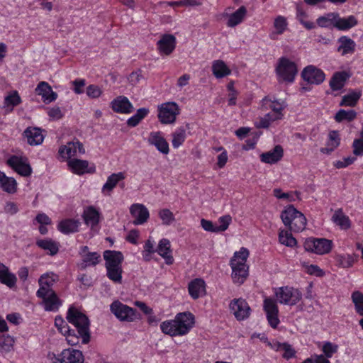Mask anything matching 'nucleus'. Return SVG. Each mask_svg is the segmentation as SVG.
<instances>
[{
	"label": "nucleus",
	"instance_id": "ddd939ff",
	"mask_svg": "<svg viewBox=\"0 0 363 363\" xmlns=\"http://www.w3.org/2000/svg\"><path fill=\"white\" fill-rule=\"evenodd\" d=\"M23 135L27 139L28 143L32 146L40 145L45 138L43 130L37 127H28Z\"/></svg>",
	"mask_w": 363,
	"mask_h": 363
},
{
	"label": "nucleus",
	"instance_id": "c03bdc74",
	"mask_svg": "<svg viewBox=\"0 0 363 363\" xmlns=\"http://www.w3.org/2000/svg\"><path fill=\"white\" fill-rule=\"evenodd\" d=\"M148 113L149 109L147 108H140L138 109L136 113L128 119L127 125L130 127L137 126Z\"/></svg>",
	"mask_w": 363,
	"mask_h": 363
},
{
	"label": "nucleus",
	"instance_id": "4d7b16f0",
	"mask_svg": "<svg viewBox=\"0 0 363 363\" xmlns=\"http://www.w3.org/2000/svg\"><path fill=\"white\" fill-rule=\"evenodd\" d=\"M21 103V99L16 91H13L12 93L5 97L4 104L7 106H16Z\"/></svg>",
	"mask_w": 363,
	"mask_h": 363
},
{
	"label": "nucleus",
	"instance_id": "1a4fd4ad",
	"mask_svg": "<svg viewBox=\"0 0 363 363\" xmlns=\"http://www.w3.org/2000/svg\"><path fill=\"white\" fill-rule=\"evenodd\" d=\"M263 308L269 325L272 328H277L280 321L278 318L279 309L275 300L272 298H265Z\"/></svg>",
	"mask_w": 363,
	"mask_h": 363
},
{
	"label": "nucleus",
	"instance_id": "f8f14e48",
	"mask_svg": "<svg viewBox=\"0 0 363 363\" xmlns=\"http://www.w3.org/2000/svg\"><path fill=\"white\" fill-rule=\"evenodd\" d=\"M161 54L169 55L176 48V38L172 34H164L157 43Z\"/></svg>",
	"mask_w": 363,
	"mask_h": 363
},
{
	"label": "nucleus",
	"instance_id": "3c124183",
	"mask_svg": "<svg viewBox=\"0 0 363 363\" xmlns=\"http://www.w3.org/2000/svg\"><path fill=\"white\" fill-rule=\"evenodd\" d=\"M107 277L115 283L121 284L122 281V267H106Z\"/></svg>",
	"mask_w": 363,
	"mask_h": 363
},
{
	"label": "nucleus",
	"instance_id": "f257e3e1",
	"mask_svg": "<svg viewBox=\"0 0 363 363\" xmlns=\"http://www.w3.org/2000/svg\"><path fill=\"white\" fill-rule=\"evenodd\" d=\"M67 320L74 325L77 329L79 335L75 334L73 330L66 337L67 342L69 345L74 346L79 343V337H82V342L87 344L90 341V322L88 317L74 307H70L67 313Z\"/></svg>",
	"mask_w": 363,
	"mask_h": 363
},
{
	"label": "nucleus",
	"instance_id": "864d4df0",
	"mask_svg": "<svg viewBox=\"0 0 363 363\" xmlns=\"http://www.w3.org/2000/svg\"><path fill=\"white\" fill-rule=\"evenodd\" d=\"M335 260L338 266L344 268H348L352 266L354 263L353 257L350 255H337L335 257Z\"/></svg>",
	"mask_w": 363,
	"mask_h": 363
},
{
	"label": "nucleus",
	"instance_id": "412c9836",
	"mask_svg": "<svg viewBox=\"0 0 363 363\" xmlns=\"http://www.w3.org/2000/svg\"><path fill=\"white\" fill-rule=\"evenodd\" d=\"M77 152L84 153L82 144L79 141L69 142L66 145L61 146L59 149V154L64 158H71L76 155Z\"/></svg>",
	"mask_w": 363,
	"mask_h": 363
},
{
	"label": "nucleus",
	"instance_id": "09e8293b",
	"mask_svg": "<svg viewBox=\"0 0 363 363\" xmlns=\"http://www.w3.org/2000/svg\"><path fill=\"white\" fill-rule=\"evenodd\" d=\"M351 298L354 304L356 312L363 316V294L359 291H354Z\"/></svg>",
	"mask_w": 363,
	"mask_h": 363
},
{
	"label": "nucleus",
	"instance_id": "473e14b6",
	"mask_svg": "<svg viewBox=\"0 0 363 363\" xmlns=\"http://www.w3.org/2000/svg\"><path fill=\"white\" fill-rule=\"evenodd\" d=\"M66 363H84L82 352L78 350L65 349L61 352Z\"/></svg>",
	"mask_w": 363,
	"mask_h": 363
},
{
	"label": "nucleus",
	"instance_id": "b1692460",
	"mask_svg": "<svg viewBox=\"0 0 363 363\" xmlns=\"http://www.w3.org/2000/svg\"><path fill=\"white\" fill-rule=\"evenodd\" d=\"M7 163L21 176L27 177L32 172L30 166L28 164L23 162L16 156H13L9 158Z\"/></svg>",
	"mask_w": 363,
	"mask_h": 363
},
{
	"label": "nucleus",
	"instance_id": "423d86ee",
	"mask_svg": "<svg viewBox=\"0 0 363 363\" xmlns=\"http://www.w3.org/2000/svg\"><path fill=\"white\" fill-rule=\"evenodd\" d=\"M158 118L163 124L173 123L179 114V108L175 102H167L159 107Z\"/></svg>",
	"mask_w": 363,
	"mask_h": 363
},
{
	"label": "nucleus",
	"instance_id": "7ed1b4c3",
	"mask_svg": "<svg viewBox=\"0 0 363 363\" xmlns=\"http://www.w3.org/2000/svg\"><path fill=\"white\" fill-rule=\"evenodd\" d=\"M276 72L283 81L291 83L298 73L296 65L289 59L282 57L279 60Z\"/></svg>",
	"mask_w": 363,
	"mask_h": 363
},
{
	"label": "nucleus",
	"instance_id": "bf43d9fd",
	"mask_svg": "<svg viewBox=\"0 0 363 363\" xmlns=\"http://www.w3.org/2000/svg\"><path fill=\"white\" fill-rule=\"evenodd\" d=\"M338 346L330 342H326L324 343L322 350L325 354V357L330 358L333 354L337 352Z\"/></svg>",
	"mask_w": 363,
	"mask_h": 363
},
{
	"label": "nucleus",
	"instance_id": "69168bd1",
	"mask_svg": "<svg viewBox=\"0 0 363 363\" xmlns=\"http://www.w3.org/2000/svg\"><path fill=\"white\" fill-rule=\"evenodd\" d=\"M273 195L279 199H286L289 201H294L295 199L294 197L293 193H284L281 189L279 188L274 189L273 190Z\"/></svg>",
	"mask_w": 363,
	"mask_h": 363
},
{
	"label": "nucleus",
	"instance_id": "f03ea898",
	"mask_svg": "<svg viewBox=\"0 0 363 363\" xmlns=\"http://www.w3.org/2000/svg\"><path fill=\"white\" fill-rule=\"evenodd\" d=\"M248 256V250L241 247L238 252L234 253L233 257L230 259L231 279L234 284L239 286L242 284L249 276V266L246 264Z\"/></svg>",
	"mask_w": 363,
	"mask_h": 363
},
{
	"label": "nucleus",
	"instance_id": "20e7f679",
	"mask_svg": "<svg viewBox=\"0 0 363 363\" xmlns=\"http://www.w3.org/2000/svg\"><path fill=\"white\" fill-rule=\"evenodd\" d=\"M303 247L306 251L322 255L331 251L333 242L326 238H309L305 240Z\"/></svg>",
	"mask_w": 363,
	"mask_h": 363
},
{
	"label": "nucleus",
	"instance_id": "0eeeda50",
	"mask_svg": "<svg viewBox=\"0 0 363 363\" xmlns=\"http://www.w3.org/2000/svg\"><path fill=\"white\" fill-rule=\"evenodd\" d=\"M111 311L122 321L131 322L135 319V309L122 303L118 301H113L110 306Z\"/></svg>",
	"mask_w": 363,
	"mask_h": 363
},
{
	"label": "nucleus",
	"instance_id": "4468645a",
	"mask_svg": "<svg viewBox=\"0 0 363 363\" xmlns=\"http://www.w3.org/2000/svg\"><path fill=\"white\" fill-rule=\"evenodd\" d=\"M130 214L135 219L133 221L135 225H142L145 223L149 218V211L147 208L143 204L135 203L130 206Z\"/></svg>",
	"mask_w": 363,
	"mask_h": 363
},
{
	"label": "nucleus",
	"instance_id": "f704fd0d",
	"mask_svg": "<svg viewBox=\"0 0 363 363\" xmlns=\"http://www.w3.org/2000/svg\"><path fill=\"white\" fill-rule=\"evenodd\" d=\"M79 221L74 219H65L58 225V230L64 234L73 233L78 231Z\"/></svg>",
	"mask_w": 363,
	"mask_h": 363
},
{
	"label": "nucleus",
	"instance_id": "9d476101",
	"mask_svg": "<svg viewBox=\"0 0 363 363\" xmlns=\"http://www.w3.org/2000/svg\"><path fill=\"white\" fill-rule=\"evenodd\" d=\"M301 77L308 84L318 85L324 82L325 75L321 69L313 65H308L303 69Z\"/></svg>",
	"mask_w": 363,
	"mask_h": 363
},
{
	"label": "nucleus",
	"instance_id": "cd10ccee",
	"mask_svg": "<svg viewBox=\"0 0 363 363\" xmlns=\"http://www.w3.org/2000/svg\"><path fill=\"white\" fill-rule=\"evenodd\" d=\"M188 289L191 298L197 299L206 294L205 281L201 279H195L189 284Z\"/></svg>",
	"mask_w": 363,
	"mask_h": 363
},
{
	"label": "nucleus",
	"instance_id": "8fccbe9b",
	"mask_svg": "<svg viewBox=\"0 0 363 363\" xmlns=\"http://www.w3.org/2000/svg\"><path fill=\"white\" fill-rule=\"evenodd\" d=\"M279 240L281 244L287 247H292L296 246L297 244L296 240L292 236V234L288 231H280L279 234Z\"/></svg>",
	"mask_w": 363,
	"mask_h": 363
},
{
	"label": "nucleus",
	"instance_id": "7c9ffc66",
	"mask_svg": "<svg viewBox=\"0 0 363 363\" xmlns=\"http://www.w3.org/2000/svg\"><path fill=\"white\" fill-rule=\"evenodd\" d=\"M84 223L93 229L99 223V212L93 206L87 207L83 213Z\"/></svg>",
	"mask_w": 363,
	"mask_h": 363
},
{
	"label": "nucleus",
	"instance_id": "a211bd4d",
	"mask_svg": "<svg viewBox=\"0 0 363 363\" xmlns=\"http://www.w3.org/2000/svg\"><path fill=\"white\" fill-rule=\"evenodd\" d=\"M81 259L77 263V267L80 270H85L88 267L96 266L101 261V257L97 252L83 255Z\"/></svg>",
	"mask_w": 363,
	"mask_h": 363
},
{
	"label": "nucleus",
	"instance_id": "dca6fc26",
	"mask_svg": "<svg viewBox=\"0 0 363 363\" xmlns=\"http://www.w3.org/2000/svg\"><path fill=\"white\" fill-rule=\"evenodd\" d=\"M284 156V149L280 145H276L272 150L260 155V160L266 164H275Z\"/></svg>",
	"mask_w": 363,
	"mask_h": 363
},
{
	"label": "nucleus",
	"instance_id": "4c0bfd02",
	"mask_svg": "<svg viewBox=\"0 0 363 363\" xmlns=\"http://www.w3.org/2000/svg\"><path fill=\"white\" fill-rule=\"evenodd\" d=\"M361 95V91L352 90L349 94L342 96L340 106L354 107L357 105Z\"/></svg>",
	"mask_w": 363,
	"mask_h": 363
},
{
	"label": "nucleus",
	"instance_id": "a878e982",
	"mask_svg": "<svg viewBox=\"0 0 363 363\" xmlns=\"http://www.w3.org/2000/svg\"><path fill=\"white\" fill-rule=\"evenodd\" d=\"M219 220L221 223L220 225H217L213 224L211 220L202 218L201 220V225L204 230L208 232H223L227 229V215L221 216Z\"/></svg>",
	"mask_w": 363,
	"mask_h": 363
},
{
	"label": "nucleus",
	"instance_id": "680f3d73",
	"mask_svg": "<svg viewBox=\"0 0 363 363\" xmlns=\"http://www.w3.org/2000/svg\"><path fill=\"white\" fill-rule=\"evenodd\" d=\"M340 138L337 130H332L328 135V141L327 142L328 146H333L336 148L340 145Z\"/></svg>",
	"mask_w": 363,
	"mask_h": 363
},
{
	"label": "nucleus",
	"instance_id": "0e129e2a",
	"mask_svg": "<svg viewBox=\"0 0 363 363\" xmlns=\"http://www.w3.org/2000/svg\"><path fill=\"white\" fill-rule=\"evenodd\" d=\"M282 350L284 351L282 357L284 359L289 360L296 356V351L288 342L283 343Z\"/></svg>",
	"mask_w": 363,
	"mask_h": 363
},
{
	"label": "nucleus",
	"instance_id": "603ef678",
	"mask_svg": "<svg viewBox=\"0 0 363 363\" xmlns=\"http://www.w3.org/2000/svg\"><path fill=\"white\" fill-rule=\"evenodd\" d=\"M262 101L264 103L265 101H270L272 104L269 106V107L272 110V113H274L279 117L282 118L283 113L282 111L284 109L285 106L283 103H279L277 100H271L268 98V96L264 97L262 99Z\"/></svg>",
	"mask_w": 363,
	"mask_h": 363
},
{
	"label": "nucleus",
	"instance_id": "aec40b11",
	"mask_svg": "<svg viewBox=\"0 0 363 363\" xmlns=\"http://www.w3.org/2000/svg\"><path fill=\"white\" fill-rule=\"evenodd\" d=\"M55 277V275L54 274L51 275L45 274L40 277L38 280L40 288L37 291V296H45L48 292L53 291L52 286L56 281Z\"/></svg>",
	"mask_w": 363,
	"mask_h": 363
},
{
	"label": "nucleus",
	"instance_id": "de8ad7c7",
	"mask_svg": "<svg viewBox=\"0 0 363 363\" xmlns=\"http://www.w3.org/2000/svg\"><path fill=\"white\" fill-rule=\"evenodd\" d=\"M186 130L184 128L180 127L172 133V146L178 148L185 140Z\"/></svg>",
	"mask_w": 363,
	"mask_h": 363
},
{
	"label": "nucleus",
	"instance_id": "9b49d317",
	"mask_svg": "<svg viewBox=\"0 0 363 363\" xmlns=\"http://www.w3.org/2000/svg\"><path fill=\"white\" fill-rule=\"evenodd\" d=\"M174 320L179 335L188 333L194 325V316L190 312L178 313Z\"/></svg>",
	"mask_w": 363,
	"mask_h": 363
},
{
	"label": "nucleus",
	"instance_id": "6e6552de",
	"mask_svg": "<svg viewBox=\"0 0 363 363\" xmlns=\"http://www.w3.org/2000/svg\"><path fill=\"white\" fill-rule=\"evenodd\" d=\"M229 308L235 315V318L238 321L248 318L250 315V307L247 301L243 298H240L233 299L230 302Z\"/></svg>",
	"mask_w": 363,
	"mask_h": 363
},
{
	"label": "nucleus",
	"instance_id": "052dcab7",
	"mask_svg": "<svg viewBox=\"0 0 363 363\" xmlns=\"http://www.w3.org/2000/svg\"><path fill=\"white\" fill-rule=\"evenodd\" d=\"M286 29L287 24H274L269 33L270 38L272 40L277 39V36L282 34Z\"/></svg>",
	"mask_w": 363,
	"mask_h": 363
},
{
	"label": "nucleus",
	"instance_id": "72a5a7b5",
	"mask_svg": "<svg viewBox=\"0 0 363 363\" xmlns=\"http://www.w3.org/2000/svg\"><path fill=\"white\" fill-rule=\"evenodd\" d=\"M0 188L9 194H13L17 189L16 181L0 171Z\"/></svg>",
	"mask_w": 363,
	"mask_h": 363
},
{
	"label": "nucleus",
	"instance_id": "774afa93",
	"mask_svg": "<svg viewBox=\"0 0 363 363\" xmlns=\"http://www.w3.org/2000/svg\"><path fill=\"white\" fill-rule=\"evenodd\" d=\"M353 154L356 156L363 155V141L362 140H354L352 143Z\"/></svg>",
	"mask_w": 363,
	"mask_h": 363
},
{
	"label": "nucleus",
	"instance_id": "e2e57ef3",
	"mask_svg": "<svg viewBox=\"0 0 363 363\" xmlns=\"http://www.w3.org/2000/svg\"><path fill=\"white\" fill-rule=\"evenodd\" d=\"M159 216L164 225H169L174 220L173 213L169 209L161 210Z\"/></svg>",
	"mask_w": 363,
	"mask_h": 363
},
{
	"label": "nucleus",
	"instance_id": "ea45409f",
	"mask_svg": "<svg viewBox=\"0 0 363 363\" xmlns=\"http://www.w3.org/2000/svg\"><path fill=\"white\" fill-rule=\"evenodd\" d=\"M306 225V218L305 216L298 211L297 215L294 217V221H292L291 225H289L287 228L291 231L298 233L304 230Z\"/></svg>",
	"mask_w": 363,
	"mask_h": 363
},
{
	"label": "nucleus",
	"instance_id": "c85d7f7f",
	"mask_svg": "<svg viewBox=\"0 0 363 363\" xmlns=\"http://www.w3.org/2000/svg\"><path fill=\"white\" fill-rule=\"evenodd\" d=\"M170 247L169 240L163 238L160 241L156 250V252L164 259L165 263L168 265H170L174 262V258L171 255L172 251Z\"/></svg>",
	"mask_w": 363,
	"mask_h": 363
},
{
	"label": "nucleus",
	"instance_id": "13d9d810",
	"mask_svg": "<svg viewBox=\"0 0 363 363\" xmlns=\"http://www.w3.org/2000/svg\"><path fill=\"white\" fill-rule=\"evenodd\" d=\"M13 340L10 336H2L0 337V351L9 352L11 350L13 345Z\"/></svg>",
	"mask_w": 363,
	"mask_h": 363
},
{
	"label": "nucleus",
	"instance_id": "49530a36",
	"mask_svg": "<svg viewBox=\"0 0 363 363\" xmlns=\"http://www.w3.org/2000/svg\"><path fill=\"white\" fill-rule=\"evenodd\" d=\"M160 328L162 331L167 335L171 336L179 335V333H177L179 332L174 319L162 322L160 325Z\"/></svg>",
	"mask_w": 363,
	"mask_h": 363
},
{
	"label": "nucleus",
	"instance_id": "2f4dec72",
	"mask_svg": "<svg viewBox=\"0 0 363 363\" xmlns=\"http://www.w3.org/2000/svg\"><path fill=\"white\" fill-rule=\"evenodd\" d=\"M16 281L15 274L11 273L9 268L0 262V283L12 288L16 285Z\"/></svg>",
	"mask_w": 363,
	"mask_h": 363
},
{
	"label": "nucleus",
	"instance_id": "a19ab883",
	"mask_svg": "<svg viewBox=\"0 0 363 363\" xmlns=\"http://www.w3.org/2000/svg\"><path fill=\"white\" fill-rule=\"evenodd\" d=\"M298 210L293 206H287L281 213V219L286 227L291 225L294 221V217L298 213Z\"/></svg>",
	"mask_w": 363,
	"mask_h": 363
},
{
	"label": "nucleus",
	"instance_id": "f3484780",
	"mask_svg": "<svg viewBox=\"0 0 363 363\" xmlns=\"http://www.w3.org/2000/svg\"><path fill=\"white\" fill-rule=\"evenodd\" d=\"M35 92L42 96L45 104L54 101L57 97V93L53 91L52 87L45 82H40L38 84Z\"/></svg>",
	"mask_w": 363,
	"mask_h": 363
},
{
	"label": "nucleus",
	"instance_id": "4be33fe9",
	"mask_svg": "<svg viewBox=\"0 0 363 363\" xmlns=\"http://www.w3.org/2000/svg\"><path fill=\"white\" fill-rule=\"evenodd\" d=\"M350 77V74L346 71L335 72L329 82L330 89L334 91L341 90Z\"/></svg>",
	"mask_w": 363,
	"mask_h": 363
},
{
	"label": "nucleus",
	"instance_id": "58836bf2",
	"mask_svg": "<svg viewBox=\"0 0 363 363\" xmlns=\"http://www.w3.org/2000/svg\"><path fill=\"white\" fill-rule=\"evenodd\" d=\"M332 220L342 229L347 230L350 228L351 223L348 216H345L341 208L335 211L332 217Z\"/></svg>",
	"mask_w": 363,
	"mask_h": 363
},
{
	"label": "nucleus",
	"instance_id": "338daca9",
	"mask_svg": "<svg viewBox=\"0 0 363 363\" xmlns=\"http://www.w3.org/2000/svg\"><path fill=\"white\" fill-rule=\"evenodd\" d=\"M86 94L91 98H98L101 94V90L98 86L91 84L87 86Z\"/></svg>",
	"mask_w": 363,
	"mask_h": 363
},
{
	"label": "nucleus",
	"instance_id": "37998d69",
	"mask_svg": "<svg viewBox=\"0 0 363 363\" xmlns=\"http://www.w3.org/2000/svg\"><path fill=\"white\" fill-rule=\"evenodd\" d=\"M357 112L354 110L340 109L335 114L334 118L336 122L341 123L344 121L351 122L357 118Z\"/></svg>",
	"mask_w": 363,
	"mask_h": 363
},
{
	"label": "nucleus",
	"instance_id": "e433bc0d",
	"mask_svg": "<svg viewBox=\"0 0 363 363\" xmlns=\"http://www.w3.org/2000/svg\"><path fill=\"white\" fill-rule=\"evenodd\" d=\"M36 245L41 249L48 251L51 256L55 255L59 251V243L51 239L38 240L36 241Z\"/></svg>",
	"mask_w": 363,
	"mask_h": 363
},
{
	"label": "nucleus",
	"instance_id": "393cba45",
	"mask_svg": "<svg viewBox=\"0 0 363 363\" xmlns=\"http://www.w3.org/2000/svg\"><path fill=\"white\" fill-rule=\"evenodd\" d=\"M104 258L106 261V267H122L123 255L119 251L106 250L104 252Z\"/></svg>",
	"mask_w": 363,
	"mask_h": 363
},
{
	"label": "nucleus",
	"instance_id": "79ce46f5",
	"mask_svg": "<svg viewBox=\"0 0 363 363\" xmlns=\"http://www.w3.org/2000/svg\"><path fill=\"white\" fill-rule=\"evenodd\" d=\"M69 167L72 172L77 174H83L85 172H89L87 170L89 163L86 160H82L74 159L68 162Z\"/></svg>",
	"mask_w": 363,
	"mask_h": 363
},
{
	"label": "nucleus",
	"instance_id": "5fc2aeb1",
	"mask_svg": "<svg viewBox=\"0 0 363 363\" xmlns=\"http://www.w3.org/2000/svg\"><path fill=\"white\" fill-rule=\"evenodd\" d=\"M234 84L233 81L228 82V106L236 104V99L240 93Z\"/></svg>",
	"mask_w": 363,
	"mask_h": 363
},
{
	"label": "nucleus",
	"instance_id": "5701e85b",
	"mask_svg": "<svg viewBox=\"0 0 363 363\" xmlns=\"http://www.w3.org/2000/svg\"><path fill=\"white\" fill-rule=\"evenodd\" d=\"M43 299L44 308L47 311H56L61 305V301L54 291H49L43 296H38Z\"/></svg>",
	"mask_w": 363,
	"mask_h": 363
},
{
	"label": "nucleus",
	"instance_id": "c9c22d12",
	"mask_svg": "<svg viewBox=\"0 0 363 363\" xmlns=\"http://www.w3.org/2000/svg\"><path fill=\"white\" fill-rule=\"evenodd\" d=\"M338 42L340 45L337 48L339 52L342 51V55L352 54L355 50L356 44L353 40L347 37L342 36L339 38Z\"/></svg>",
	"mask_w": 363,
	"mask_h": 363
},
{
	"label": "nucleus",
	"instance_id": "6e6d98bb",
	"mask_svg": "<svg viewBox=\"0 0 363 363\" xmlns=\"http://www.w3.org/2000/svg\"><path fill=\"white\" fill-rule=\"evenodd\" d=\"M245 6H240L236 11L233 13L228 19V23H240L246 15Z\"/></svg>",
	"mask_w": 363,
	"mask_h": 363
},
{
	"label": "nucleus",
	"instance_id": "39448f33",
	"mask_svg": "<svg viewBox=\"0 0 363 363\" xmlns=\"http://www.w3.org/2000/svg\"><path fill=\"white\" fill-rule=\"evenodd\" d=\"M275 295L280 303L290 306L296 305L302 298L298 289L289 286L280 287Z\"/></svg>",
	"mask_w": 363,
	"mask_h": 363
},
{
	"label": "nucleus",
	"instance_id": "a18cd8bd",
	"mask_svg": "<svg viewBox=\"0 0 363 363\" xmlns=\"http://www.w3.org/2000/svg\"><path fill=\"white\" fill-rule=\"evenodd\" d=\"M212 71L216 78H223L227 75V65L222 60H216L213 62Z\"/></svg>",
	"mask_w": 363,
	"mask_h": 363
},
{
	"label": "nucleus",
	"instance_id": "bb28decb",
	"mask_svg": "<svg viewBox=\"0 0 363 363\" xmlns=\"http://www.w3.org/2000/svg\"><path fill=\"white\" fill-rule=\"evenodd\" d=\"M125 178L124 172H118L111 174L107 179L106 183L102 187V193L105 195H110L116 185Z\"/></svg>",
	"mask_w": 363,
	"mask_h": 363
},
{
	"label": "nucleus",
	"instance_id": "c756f323",
	"mask_svg": "<svg viewBox=\"0 0 363 363\" xmlns=\"http://www.w3.org/2000/svg\"><path fill=\"white\" fill-rule=\"evenodd\" d=\"M316 23H357V20L354 16H350L347 18H340L337 13H330L325 16L319 17Z\"/></svg>",
	"mask_w": 363,
	"mask_h": 363
},
{
	"label": "nucleus",
	"instance_id": "2eb2a0df",
	"mask_svg": "<svg viewBox=\"0 0 363 363\" xmlns=\"http://www.w3.org/2000/svg\"><path fill=\"white\" fill-rule=\"evenodd\" d=\"M111 108L116 113H130L134 108L128 99L124 96H120L113 99L111 102Z\"/></svg>",
	"mask_w": 363,
	"mask_h": 363
},
{
	"label": "nucleus",
	"instance_id": "6ab92c4d",
	"mask_svg": "<svg viewBox=\"0 0 363 363\" xmlns=\"http://www.w3.org/2000/svg\"><path fill=\"white\" fill-rule=\"evenodd\" d=\"M148 142L150 145H154L161 153L164 155L169 153V149L168 143L162 136L160 132L150 133Z\"/></svg>",
	"mask_w": 363,
	"mask_h": 363
}]
</instances>
